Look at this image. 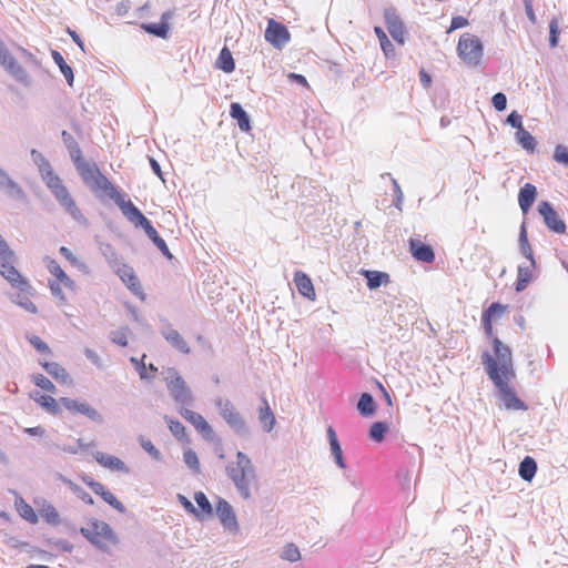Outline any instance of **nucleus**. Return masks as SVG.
<instances>
[{
	"mask_svg": "<svg viewBox=\"0 0 568 568\" xmlns=\"http://www.w3.org/2000/svg\"><path fill=\"white\" fill-rule=\"evenodd\" d=\"M481 361L486 374L499 390L500 399L506 409L526 410L527 405L517 396L510 383L516 377L513 353L501 341H495V355L484 352Z\"/></svg>",
	"mask_w": 568,
	"mask_h": 568,
	"instance_id": "1",
	"label": "nucleus"
},
{
	"mask_svg": "<svg viewBox=\"0 0 568 568\" xmlns=\"http://www.w3.org/2000/svg\"><path fill=\"white\" fill-rule=\"evenodd\" d=\"M226 475L243 499H250L256 488V469L251 458L243 452H237L236 460L226 466Z\"/></svg>",
	"mask_w": 568,
	"mask_h": 568,
	"instance_id": "2",
	"label": "nucleus"
},
{
	"mask_svg": "<svg viewBox=\"0 0 568 568\" xmlns=\"http://www.w3.org/2000/svg\"><path fill=\"white\" fill-rule=\"evenodd\" d=\"M80 534L95 548L109 552L115 548L119 542V536L113 528L105 521L98 518H90L84 526L80 528Z\"/></svg>",
	"mask_w": 568,
	"mask_h": 568,
	"instance_id": "3",
	"label": "nucleus"
},
{
	"mask_svg": "<svg viewBox=\"0 0 568 568\" xmlns=\"http://www.w3.org/2000/svg\"><path fill=\"white\" fill-rule=\"evenodd\" d=\"M75 168L83 182L94 193L103 194L111 200H113L120 193L112 184V182L101 173L95 163L88 162L78 158L75 160Z\"/></svg>",
	"mask_w": 568,
	"mask_h": 568,
	"instance_id": "4",
	"label": "nucleus"
},
{
	"mask_svg": "<svg viewBox=\"0 0 568 568\" xmlns=\"http://www.w3.org/2000/svg\"><path fill=\"white\" fill-rule=\"evenodd\" d=\"M14 252L9 247L8 243L0 234V274L12 285V287L18 288L22 293L31 294L32 286L14 267Z\"/></svg>",
	"mask_w": 568,
	"mask_h": 568,
	"instance_id": "5",
	"label": "nucleus"
},
{
	"mask_svg": "<svg viewBox=\"0 0 568 568\" xmlns=\"http://www.w3.org/2000/svg\"><path fill=\"white\" fill-rule=\"evenodd\" d=\"M458 55L468 64L476 65L483 57V44L478 37L471 33L460 36L457 44Z\"/></svg>",
	"mask_w": 568,
	"mask_h": 568,
	"instance_id": "6",
	"label": "nucleus"
},
{
	"mask_svg": "<svg viewBox=\"0 0 568 568\" xmlns=\"http://www.w3.org/2000/svg\"><path fill=\"white\" fill-rule=\"evenodd\" d=\"M508 312H509V306L508 305H504V304H500V303H497V302L496 303H491L483 312L481 323H483V327H484L486 336L491 339V345H493V354L491 355H495V341L496 339L500 341L495 335L494 323L497 322L498 320H500L506 314H508Z\"/></svg>",
	"mask_w": 568,
	"mask_h": 568,
	"instance_id": "7",
	"label": "nucleus"
},
{
	"mask_svg": "<svg viewBox=\"0 0 568 568\" xmlns=\"http://www.w3.org/2000/svg\"><path fill=\"white\" fill-rule=\"evenodd\" d=\"M47 267L49 272L55 277L54 281L50 282V290L52 294L59 297L61 301H65V296L62 293V286L70 291H74V281L68 276L60 264L54 260H50Z\"/></svg>",
	"mask_w": 568,
	"mask_h": 568,
	"instance_id": "8",
	"label": "nucleus"
},
{
	"mask_svg": "<svg viewBox=\"0 0 568 568\" xmlns=\"http://www.w3.org/2000/svg\"><path fill=\"white\" fill-rule=\"evenodd\" d=\"M113 201L118 204L123 215L135 226H141L145 233L153 229V225L142 212L130 200H124L121 193Z\"/></svg>",
	"mask_w": 568,
	"mask_h": 568,
	"instance_id": "9",
	"label": "nucleus"
},
{
	"mask_svg": "<svg viewBox=\"0 0 568 568\" xmlns=\"http://www.w3.org/2000/svg\"><path fill=\"white\" fill-rule=\"evenodd\" d=\"M264 38L272 47L282 50L291 41V33L286 26L271 18L267 20Z\"/></svg>",
	"mask_w": 568,
	"mask_h": 568,
	"instance_id": "10",
	"label": "nucleus"
},
{
	"mask_svg": "<svg viewBox=\"0 0 568 568\" xmlns=\"http://www.w3.org/2000/svg\"><path fill=\"white\" fill-rule=\"evenodd\" d=\"M169 374L170 376L168 377V389L170 390L172 397L181 404L190 403L192 396L185 381L174 368H170Z\"/></svg>",
	"mask_w": 568,
	"mask_h": 568,
	"instance_id": "11",
	"label": "nucleus"
},
{
	"mask_svg": "<svg viewBox=\"0 0 568 568\" xmlns=\"http://www.w3.org/2000/svg\"><path fill=\"white\" fill-rule=\"evenodd\" d=\"M61 405L73 414H81L94 422H102V415L88 402H80L69 397L60 398Z\"/></svg>",
	"mask_w": 568,
	"mask_h": 568,
	"instance_id": "12",
	"label": "nucleus"
},
{
	"mask_svg": "<svg viewBox=\"0 0 568 568\" xmlns=\"http://www.w3.org/2000/svg\"><path fill=\"white\" fill-rule=\"evenodd\" d=\"M538 212L544 217V221L548 229L551 231L562 234L566 231L565 222L559 217L557 212L554 210L551 204L547 201H542L538 205Z\"/></svg>",
	"mask_w": 568,
	"mask_h": 568,
	"instance_id": "13",
	"label": "nucleus"
},
{
	"mask_svg": "<svg viewBox=\"0 0 568 568\" xmlns=\"http://www.w3.org/2000/svg\"><path fill=\"white\" fill-rule=\"evenodd\" d=\"M384 18L392 38L399 44H403L405 41L406 29L396 10L392 8L386 9L384 11Z\"/></svg>",
	"mask_w": 568,
	"mask_h": 568,
	"instance_id": "14",
	"label": "nucleus"
},
{
	"mask_svg": "<svg viewBox=\"0 0 568 568\" xmlns=\"http://www.w3.org/2000/svg\"><path fill=\"white\" fill-rule=\"evenodd\" d=\"M215 510L225 529L232 532H236L239 530L235 513L229 501L223 498H219L215 505Z\"/></svg>",
	"mask_w": 568,
	"mask_h": 568,
	"instance_id": "15",
	"label": "nucleus"
},
{
	"mask_svg": "<svg viewBox=\"0 0 568 568\" xmlns=\"http://www.w3.org/2000/svg\"><path fill=\"white\" fill-rule=\"evenodd\" d=\"M409 252L412 256L423 263H433L435 261V253L430 245L425 244L419 239L409 240Z\"/></svg>",
	"mask_w": 568,
	"mask_h": 568,
	"instance_id": "16",
	"label": "nucleus"
},
{
	"mask_svg": "<svg viewBox=\"0 0 568 568\" xmlns=\"http://www.w3.org/2000/svg\"><path fill=\"white\" fill-rule=\"evenodd\" d=\"M59 203L65 209V211L71 214L75 220L83 219V215L80 209L77 206L74 200L69 193L65 185H61L55 191L52 192Z\"/></svg>",
	"mask_w": 568,
	"mask_h": 568,
	"instance_id": "17",
	"label": "nucleus"
},
{
	"mask_svg": "<svg viewBox=\"0 0 568 568\" xmlns=\"http://www.w3.org/2000/svg\"><path fill=\"white\" fill-rule=\"evenodd\" d=\"M83 481L85 485H88L94 494L99 495L105 503H108L113 508L122 511L123 505L121 501L116 499V497L105 488L104 485H102L99 481L93 480L92 478L84 477Z\"/></svg>",
	"mask_w": 568,
	"mask_h": 568,
	"instance_id": "18",
	"label": "nucleus"
},
{
	"mask_svg": "<svg viewBox=\"0 0 568 568\" xmlns=\"http://www.w3.org/2000/svg\"><path fill=\"white\" fill-rule=\"evenodd\" d=\"M39 156H40L39 171H40L41 178L44 181V183L48 186V189L51 192H53L58 187L63 185V182L59 178V175L55 174V172L53 171L50 162L45 158H43L41 155H39Z\"/></svg>",
	"mask_w": 568,
	"mask_h": 568,
	"instance_id": "19",
	"label": "nucleus"
},
{
	"mask_svg": "<svg viewBox=\"0 0 568 568\" xmlns=\"http://www.w3.org/2000/svg\"><path fill=\"white\" fill-rule=\"evenodd\" d=\"M181 415L191 423L195 429L201 433L205 438L211 439L213 436V429L211 425L205 420V418L193 410L185 409L181 413Z\"/></svg>",
	"mask_w": 568,
	"mask_h": 568,
	"instance_id": "20",
	"label": "nucleus"
},
{
	"mask_svg": "<svg viewBox=\"0 0 568 568\" xmlns=\"http://www.w3.org/2000/svg\"><path fill=\"white\" fill-rule=\"evenodd\" d=\"M294 283L301 295L304 297L315 301L316 292L311 277L302 271L294 273Z\"/></svg>",
	"mask_w": 568,
	"mask_h": 568,
	"instance_id": "21",
	"label": "nucleus"
},
{
	"mask_svg": "<svg viewBox=\"0 0 568 568\" xmlns=\"http://www.w3.org/2000/svg\"><path fill=\"white\" fill-rule=\"evenodd\" d=\"M536 271V262H529L528 265H519L517 270V278L515 288L517 292H523L527 288L532 281Z\"/></svg>",
	"mask_w": 568,
	"mask_h": 568,
	"instance_id": "22",
	"label": "nucleus"
},
{
	"mask_svg": "<svg viewBox=\"0 0 568 568\" xmlns=\"http://www.w3.org/2000/svg\"><path fill=\"white\" fill-rule=\"evenodd\" d=\"M221 415L225 419V422L235 429H244L245 423L242 418L241 414L236 410V408L230 402H225L221 404Z\"/></svg>",
	"mask_w": 568,
	"mask_h": 568,
	"instance_id": "23",
	"label": "nucleus"
},
{
	"mask_svg": "<svg viewBox=\"0 0 568 568\" xmlns=\"http://www.w3.org/2000/svg\"><path fill=\"white\" fill-rule=\"evenodd\" d=\"M118 275L122 280V282L134 293L141 294L142 286L139 277L134 273L133 268L128 265H122L116 271Z\"/></svg>",
	"mask_w": 568,
	"mask_h": 568,
	"instance_id": "24",
	"label": "nucleus"
},
{
	"mask_svg": "<svg viewBox=\"0 0 568 568\" xmlns=\"http://www.w3.org/2000/svg\"><path fill=\"white\" fill-rule=\"evenodd\" d=\"M537 196V189L531 183H526L518 194V203L524 214H526L534 204Z\"/></svg>",
	"mask_w": 568,
	"mask_h": 568,
	"instance_id": "25",
	"label": "nucleus"
},
{
	"mask_svg": "<svg viewBox=\"0 0 568 568\" xmlns=\"http://www.w3.org/2000/svg\"><path fill=\"white\" fill-rule=\"evenodd\" d=\"M0 189L4 191V193L11 197L17 200L24 199V193L22 189L13 182L4 172L0 171Z\"/></svg>",
	"mask_w": 568,
	"mask_h": 568,
	"instance_id": "26",
	"label": "nucleus"
},
{
	"mask_svg": "<svg viewBox=\"0 0 568 568\" xmlns=\"http://www.w3.org/2000/svg\"><path fill=\"white\" fill-rule=\"evenodd\" d=\"M194 500L199 508H195V517L200 520L206 519L213 515V507L203 491L194 494Z\"/></svg>",
	"mask_w": 568,
	"mask_h": 568,
	"instance_id": "27",
	"label": "nucleus"
},
{
	"mask_svg": "<svg viewBox=\"0 0 568 568\" xmlns=\"http://www.w3.org/2000/svg\"><path fill=\"white\" fill-rule=\"evenodd\" d=\"M163 337L170 343L174 348L183 354H189L191 348L184 337L174 328H169L163 332Z\"/></svg>",
	"mask_w": 568,
	"mask_h": 568,
	"instance_id": "28",
	"label": "nucleus"
},
{
	"mask_svg": "<svg viewBox=\"0 0 568 568\" xmlns=\"http://www.w3.org/2000/svg\"><path fill=\"white\" fill-rule=\"evenodd\" d=\"M95 460L103 467L118 470V471H128L125 464L115 456L98 452L95 455Z\"/></svg>",
	"mask_w": 568,
	"mask_h": 568,
	"instance_id": "29",
	"label": "nucleus"
},
{
	"mask_svg": "<svg viewBox=\"0 0 568 568\" xmlns=\"http://www.w3.org/2000/svg\"><path fill=\"white\" fill-rule=\"evenodd\" d=\"M146 355L143 354L140 359L132 357L131 363L134 365L136 372L139 373L140 378L142 379H151L155 377L158 372V367L153 364H145Z\"/></svg>",
	"mask_w": 568,
	"mask_h": 568,
	"instance_id": "30",
	"label": "nucleus"
},
{
	"mask_svg": "<svg viewBox=\"0 0 568 568\" xmlns=\"http://www.w3.org/2000/svg\"><path fill=\"white\" fill-rule=\"evenodd\" d=\"M327 436H328V440H329L331 452H332V455L334 456L335 463L338 465V467L345 468L343 450L339 445L336 432L334 430V428L332 426H329L327 428Z\"/></svg>",
	"mask_w": 568,
	"mask_h": 568,
	"instance_id": "31",
	"label": "nucleus"
},
{
	"mask_svg": "<svg viewBox=\"0 0 568 568\" xmlns=\"http://www.w3.org/2000/svg\"><path fill=\"white\" fill-rule=\"evenodd\" d=\"M171 18L170 12H165L162 14V22L160 23H143L142 29L148 33L154 34L160 38H166L169 32V24L166 21Z\"/></svg>",
	"mask_w": 568,
	"mask_h": 568,
	"instance_id": "32",
	"label": "nucleus"
},
{
	"mask_svg": "<svg viewBox=\"0 0 568 568\" xmlns=\"http://www.w3.org/2000/svg\"><path fill=\"white\" fill-rule=\"evenodd\" d=\"M230 114L237 121L242 131L248 132L251 130L250 118L239 103L234 102L231 104Z\"/></svg>",
	"mask_w": 568,
	"mask_h": 568,
	"instance_id": "33",
	"label": "nucleus"
},
{
	"mask_svg": "<svg viewBox=\"0 0 568 568\" xmlns=\"http://www.w3.org/2000/svg\"><path fill=\"white\" fill-rule=\"evenodd\" d=\"M263 406L260 408L258 412V419L262 424L264 430L271 432L275 425V416L266 400L265 397L262 398Z\"/></svg>",
	"mask_w": 568,
	"mask_h": 568,
	"instance_id": "34",
	"label": "nucleus"
},
{
	"mask_svg": "<svg viewBox=\"0 0 568 568\" xmlns=\"http://www.w3.org/2000/svg\"><path fill=\"white\" fill-rule=\"evenodd\" d=\"M43 368L50 374L53 378L61 383H69L70 376L64 367L55 362H45L42 364Z\"/></svg>",
	"mask_w": 568,
	"mask_h": 568,
	"instance_id": "35",
	"label": "nucleus"
},
{
	"mask_svg": "<svg viewBox=\"0 0 568 568\" xmlns=\"http://www.w3.org/2000/svg\"><path fill=\"white\" fill-rule=\"evenodd\" d=\"M32 398L43 408H45L50 414L52 415H59L61 413L60 409V399L57 400L52 396L49 395H40L37 394L36 396H32Z\"/></svg>",
	"mask_w": 568,
	"mask_h": 568,
	"instance_id": "36",
	"label": "nucleus"
},
{
	"mask_svg": "<svg viewBox=\"0 0 568 568\" xmlns=\"http://www.w3.org/2000/svg\"><path fill=\"white\" fill-rule=\"evenodd\" d=\"M536 471L537 464L535 459L530 456H526L519 465L520 477L526 481H530L535 477Z\"/></svg>",
	"mask_w": 568,
	"mask_h": 568,
	"instance_id": "37",
	"label": "nucleus"
},
{
	"mask_svg": "<svg viewBox=\"0 0 568 568\" xmlns=\"http://www.w3.org/2000/svg\"><path fill=\"white\" fill-rule=\"evenodd\" d=\"M363 274L367 278V286L371 290H375L379 287L382 284H387L389 282V275L384 272L364 271Z\"/></svg>",
	"mask_w": 568,
	"mask_h": 568,
	"instance_id": "38",
	"label": "nucleus"
},
{
	"mask_svg": "<svg viewBox=\"0 0 568 568\" xmlns=\"http://www.w3.org/2000/svg\"><path fill=\"white\" fill-rule=\"evenodd\" d=\"M6 71L9 72L16 80L22 82L23 84H30V78L28 72L23 69V67L14 59L12 60L6 68Z\"/></svg>",
	"mask_w": 568,
	"mask_h": 568,
	"instance_id": "39",
	"label": "nucleus"
},
{
	"mask_svg": "<svg viewBox=\"0 0 568 568\" xmlns=\"http://www.w3.org/2000/svg\"><path fill=\"white\" fill-rule=\"evenodd\" d=\"M6 71L9 72L16 80L22 82L23 84H30V78L28 72L23 69V67L14 59L12 60L6 68Z\"/></svg>",
	"mask_w": 568,
	"mask_h": 568,
	"instance_id": "40",
	"label": "nucleus"
},
{
	"mask_svg": "<svg viewBox=\"0 0 568 568\" xmlns=\"http://www.w3.org/2000/svg\"><path fill=\"white\" fill-rule=\"evenodd\" d=\"M216 65L224 72H232L235 69V62L231 51L227 48H223L217 57Z\"/></svg>",
	"mask_w": 568,
	"mask_h": 568,
	"instance_id": "41",
	"label": "nucleus"
},
{
	"mask_svg": "<svg viewBox=\"0 0 568 568\" xmlns=\"http://www.w3.org/2000/svg\"><path fill=\"white\" fill-rule=\"evenodd\" d=\"M51 57H52L53 61L60 68V71L64 75L68 83L70 85H72L73 80H74L72 68L69 64H67L65 60L63 59L62 54L59 51L53 50L51 52Z\"/></svg>",
	"mask_w": 568,
	"mask_h": 568,
	"instance_id": "42",
	"label": "nucleus"
},
{
	"mask_svg": "<svg viewBox=\"0 0 568 568\" xmlns=\"http://www.w3.org/2000/svg\"><path fill=\"white\" fill-rule=\"evenodd\" d=\"M17 510L19 515L29 521L30 524H37L38 523V515L34 511V509L29 505L27 501H24L22 498H20L16 503Z\"/></svg>",
	"mask_w": 568,
	"mask_h": 568,
	"instance_id": "43",
	"label": "nucleus"
},
{
	"mask_svg": "<svg viewBox=\"0 0 568 568\" xmlns=\"http://www.w3.org/2000/svg\"><path fill=\"white\" fill-rule=\"evenodd\" d=\"M519 248L521 254L528 260V262H536L534 258V252L529 244L527 231L525 224L521 225L519 233Z\"/></svg>",
	"mask_w": 568,
	"mask_h": 568,
	"instance_id": "44",
	"label": "nucleus"
},
{
	"mask_svg": "<svg viewBox=\"0 0 568 568\" xmlns=\"http://www.w3.org/2000/svg\"><path fill=\"white\" fill-rule=\"evenodd\" d=\"M357 409L363 416H371L375 412V402L371 394L364 393L362 394L358 404Z\"/></svg>",
	"mask_w": 568,
	"mask_h": 568,
	"instance_id": "45",
	"label": "nucleus"
},
{
	"mask_svg": "<svg viewBox=\"0 0 568 568\" xmlns=\"http://www.w3.org/2000/svg\"><path fill=\"white\" fill-rule=\"evenodd\" d=\"M518 143L527 151L534 152L537 145L535 138L525 129L516 132Z\"/></svg>",
	"mask_w": 568,
	"mask_h": 568,
	"instance_id": "46",
	"label": "nucleus"
},
{
	"mask_svg": "<svg viewBox=\"0 0 568 568\" xmlns=\"http://www.w3.org/2000/svg\"><path fill=\"white\" fill-rule=\"evenodd\" d=\"M388 430V425L383 422L373 423L369 428V437L376 443H381L385 438V434Z\"/></svg>",
	"mask_w": 568,
	"mask_h": 568,
	"instance_id": "47",
	"label": "nucleus"
},
{
	"mask_svg": "<svg viewBox=\"0 0 568 568\" xmlns=\"http://www.w3.org/2000/svg\"><path fill=\"white\" fill-rule=\"evenodd\" d=\"M149 239L154 243V245L165 255L171 258L172 254L165 243V241L159 235L158 231L153 227L151 231L146 233Z\"/></svg>",
	"mask_w": 568,
	"mask_h": 568,
	"instance_id": "48",
	"label": "nucleus"
},
{
	"mask_svg": "<svg viewBox=\"0 0 568 568\" xmlns=\"http://www.w3.org/2000/svg\"><path fill=\"white\" fill-rule=\"evenodd\" d=\"M374 32L379 40L381 48H382L383 52L385 53V55L388 57V55L394 54V45L388 40L384 30L381 27H375Z\"/></svg>",
	"mask_w": 568,
	"mask_h": 568,
	"instance_id": "49",
	"label": "nucleus"
},
{
	"mask_svg": "<svg viewBox=\"0 0 568 568\" xmlns=\"http://www.w3.org/2000/svg\"><path fill=\"white\" fill-rule=\"evenodd\" d=\"M168 426L170 432L180 440H187L185 426L176 419H169Z\"/></svg>",
	"mask_w": 568,
	"mask_h": 568,
	"instance_id": "50",
	"label": "nucleus"
},
{
	"mask_svg": "<svg viewBox=\"0 0 568 568\" xmlns=\"http://www.w3.org/2000/svg\"><path fill=\"white\" fill-rule=\"evenodd\" d=\"M281 558L291 562H295L301 559V552L295 544L288 542L285 545Z\"/></svg>",
	"mask_w": 568,
	"mask_h": 568,
	"instance_id": "51",
	"label": "nucleus"
},
{
	"mask_svg": "<svg viewBox=\"0 0 568 568\" xmlns=\"http://www.w3.org/2000/svg\"><path fill=\"white\" fill-rule=\"evenodd\" d=\"M41 517L50 525L60 524L59 511L51 505L41 509Z\"/></svg>",
	"mask_w": 568,
	"mask_h": 568,
	"instance_id": "52",
	"label": "nucleus"
},
{
	"mask_svg": "<svg viewBox=\"0 0 568 568\" xmlns=\"http://www.w3.org/2000/svg\"><path fill=\"white\" fill-rule=\"evenodd\" d=\"M183 457H184L185 464L187 465V467L190 469H192L195 473L200 471V460H199L197 455H196V453L194 450L186 449L184 452Z\"/></svg>",
	"mask_w": 568,
	"mask_h": 568,
	"instance_id": "53",
	"label": "nucleus"
},
{
	"mask_svg": "<svg viewBox=\"0 0 568 568\" xmlns=\"http://www.w3.org/2000/svg\"><path fill=\"white\" fill-rule=\"evenodd\" d=\"M32 294H33V292L31 293V295ZM29 296H30V294H26V293H22L21 291H19V293L17 295L18 304L30 313H37L38 308H37L36 304L29 298Z\"/></svg>",
	"mask_w": 568,
	"mask_h": 568,
	"instance_id": "54",
	"label": "nucleus"
},
{
	"mask_svg": "<svg viewBox=\"0 0 568 568\" xmlns=\"http://www.w3.org/2000/svg\"><path fill=\"white\" fill-rule=\"evenodd\" d=\"M33 383L44 389V390H48L50 393H54L55 392V386L53 385V383L48 378L45 377L44 375L42 374H37L33 376Z\"/></svg>",
	"mask_w": 568,
	"mask_h": 568,
	"instance_id": "55",
	"label": "nucleus"
},
{
	"mask_svg": "<svg viewBox=\"0 0 568 568\" xmlns=\"http://www.w3.org/2000/svg\"><path fill=\"white\" fill-rule=\"evenodd\" d=\"M552 158L557 163L568 166V149L565 145H556Z\"/></svg>",
	"mask_w": 568,
	"mask_h": 568,
	"instance_id": "56",
	"label": "nucleus"
},
{
	"mask_svg": "<svg viewBox=\"0 0 568 568\" xmlns=\"http://www.w3.org/2000/svg\"><path fill=\"white\" fill-rule=\"evenodd\" d=\"M112 342L119 346H126L129 343V329L121 328L112 333Z\"/></svg>",
	"mask_w": 568,
	"mask_h": 568,
	"instance_id": "57",
	"label": "nucleus"
},
{
	"mask_svg": "<svg viewBox=\"0 0 568 568\" xmlns=\"http://www.w3.org/2000/svg\"><path fill=\"white\" fill-rule=\"evenodd\" d=\"M60 253L65 260H68L72 265L79 267V268H85V264L82 263L67 246L60 247Z\"/></svg>",
	"mask_w": 568,
	"mask_h": 568,
	"instance_id": "58",
	"label": "nucleus"
},
{
	"mask_svg": "<svg viewBox=\"0 0 568 568\" xmlns=\"http://www.w3.org/2000/svg\"><path fill=\"white\" fill-rule=\"evenodd\" d=\"M29 343L40 353L50 354V347L39 336L31 335L28 337Z\"/></svg>",
	"mask_w": 568,
	"mask_h": 568,
	"instance_id": "59",
	"label": "nucleus"
},
{
	"mask_svg": "<svg viewBox=\"0 0 568 568\" xmlns=\"http://www.w3.org/2000/svg\"><path fill=\"white\" fill-rule=\"evenodd\" d=\"M559 34V22L556 18H552L549 23V42L552 48L558 44Z\"/></svg>",
	"mask_w": 568,
	"mask_h": 568,
	"instance_id": "60",
	"label": "nucleus"
},
{
	"mask_svg": "<svg viewBox=\"0 0 568 568\" xmlns=\"http://www.w3.org/2000/svg\"><path fill=\"white\" fill-rule=\"evenodd\" d=\"M140 444L142 448L148 452L154 459H160L161 453L160 450L153 445V443L144 437L140 438Z\"/></svg>",
	"mask_w": 568,
	"mask_h": 568,
	"instance_id": "61",
	"label": "nucleus"
},
{
	"mask_svg": "<svg viewBox=\"0 0 568 568\" xmlns=\"http://www.w3.org/2000/svg\"><path fill=\"white\" fill-rule=\"evenodd\" d=\"M16 58L11 54L9 49L0 40V64L6 69L7 65Z\"/></svg>",
	"mask_w": 568,
	"mask_h": 568,
	"instance_id": "62",
	"label": "nucleus"
},
{
	"mask_svg": "<svg viewBox=\"0 0 568 568\" xmlns=\"http://www.w3.org/2000/svg\"><path fill=\"white\" fill-rule=\"evenodd\" d=\"M493 105L497 111H504L507 104V98L504 93L498 92L491 99Z\"/></svg>",
	"mask_w": 568,
	"mask_h": 568,
	"instance_id": "63",
	"label": "nucleus"
},
{
	"mask_svg": "<svg viewBox=\"0 0 568 568\" xmlns=\"http://www.w3.org/2000/svg\"><path fill=\"white\" fill-rule=\"evenodd\" d=\"M507 122L515 129H517V131H520V129H524L523 128V118L520 114H518L516 111H513L508 118H507Z\"/></svg>",
	"mask_w": 568,
	"mask_h": 568,
	"instance_id": "64",
	"label": "nucleus"
}]
</instances>
